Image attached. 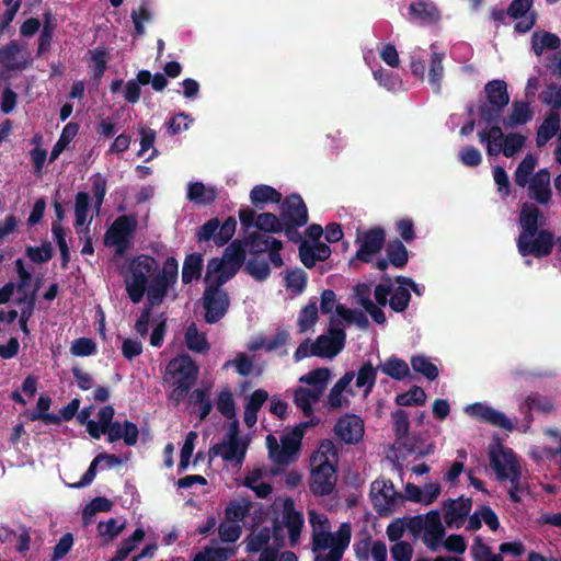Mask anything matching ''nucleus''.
<instances>
[{"instance_id": "64", "label": "nucleus", "mask_w": 561, "mask_h": 561, "mask_svg": "<svg viewBox=\"0 0 561 561\" xmlns=\"http://www.w3.org/2000/svg\"><path fill=\"white\" fill-rule=\"evenodd\" d=\"M233 548L205 547L198 553L204 556L205 561H226L234 554Z\"/></svg>"}, {"instance_id": "32", "label": "nucleus", "mask_w": 561, "mask_h": 561, "mask_svg": "<svg viewBox=\"0 0 561 561\" xmlns=\"http://www.w3.org/2000/svg\"><path fill=\"white\" fill-rule=\"evenodd\" d=\"M330 376L331 371L329 368L320 367L301 376L299 381L312 386L311 389L322 396L329 382Z\"/></svg>"}, {"instance_id": "41", "label": "nucleus", "mask_w": 561, "mask_h": 561, "mask_svg": "<svg viewBox=\"0 0 561 561\" xmlns=\"http://www.w3.org/2000/svg\"><path fill=\"white\" fill-rule=\"evenodd\" d=\"M319 319L316 301H309L299 312L297 327L298 333H305L312 329Z\"/></svg>"}, {"instance_id": "39", "label": "nucleus", "mask_w": 561, "mask_h": 561, "mask_svg": "<svg viewBox=\"0 0 561 561\" xmlns=\"http://www.w3.org/2000/svg\"><path fill=\"white\" fill-rule=\"evenodd\" d=\"M381 371L394 380H403L410 375L407 362L396 356L388 358L380 367Z\"/></svg>"}, {"instance_id": "21", "label": "nucleus", "mask_w": 561, "mask_h": 561, "mask_svg": "<svg viewBox=\"0 0 561 561\" xmlns=\"http://www.w3.org/2000/svg\"><path fill=\"white\" fill-rule=\"evenodd\" d=\"M528 196L541 205H547L551 199L550 173L547 169H540L528 182Z\"/></svg>"}, {"instance_id": "29", "label": "nucleus", "mask_w": 561, "mask_h": 561, "mask_svg": "<svg viewBox=\"0 0 561 561\" xmlns=\"http://www.w3.org/2000/svg\"><path fill=\"white\" fill-rule=\"evenodd\" d=\"M560 126V115L558 112L550 111L539 126L536 137L538 147L545 146L558 131Z\"/></svg>"}, {"instance_id": "7", "label": "nucleus", "mask_w": 561, "mask_h": 561, "mask_svg": "<svg viewBox=\"0 0 561 561\" xmlns=\"http://www.w3.org/2000/svg\"><path fill=\"white\" fill-rule=\"evenodd\" d=\"M346 333L343 328L330 327L328 334H321L310 346L312 356L333 358L344 348Z\"/></svg>"}, {"instance_id": "51", "label": "nucleus", "mask_w": 561, "mask_h": 561, "mask_svg": "<svg viewBox=\"0 0 561 561\" xmlns=\"http://www.w3.org/2000/svg\"><path fill=\"white\" fill-rule=\"evenodd\" d=\"M255 227L263 232L278 233L283 231V220L273 213H262L256 217Z\"/></svg>"}, {"instance_id": "53", "label": "nucleus", "mask_w": 561, "mask_h": 561, "mask_svg": "<svg viewBox=\"0 0 561 561\" xmlns=\"http://www.w3.org/2000/svg\"><path fill=\"white\" fill-rule=\"evenodd\" d=\"M391 297L389 299V306L394 312H403L411 300V294L407 287L398 286L396 289L392 288Z\"/></svg>"}, {"instance_id": "56", "label": "nucleus", "mask_w": 561, "mask_h": 561, "mask_svg": "<svg viewBox=\"0 0 561 561\" xmlns=\"http://www.w3.org/2000/svg\"><path fill=\"white\" fill-rule=\"evenodd\" d=\"M307 273L301 268H296L287 273L285 277L286 287L294 294H301L307 287Z\"/></svg>"}, {"instance_id": "17", "label": "nucleus", "mask_w": 561, "mask_h": 561, "mask_svg": "<svg viewBox=\"0 0 561 561\" xmlns=\"http://www.w3.org/2000/svg\"><path fill=\"white\" fill-rule=\"evenodd\" d=\"M472 501L469 497L460 496L458 500H447L443 504L444 518L448 527H459L465 518L469 515Z\"/></svg>"}, {"instance_id": "37", "label": "nucleus", "mask_w": 561, "mask_h": 561, "mask_svg": "<svg viewBox=\"0 0 561 561\" xmlns=\"http://www.w3.org/2000/svg\"><path fill=\"white\" fill-rule=\"evenodd\" d=\"M377 379V368L374 367L370 360L362 364L356 376V387L365 388V394L371 392Z\"/></svg>"}, {"instance_id": "3", "label": "nucleus", "mask_w": 561, "mask_h": 561, "mask_svg": "<svg viewBox=\"0 0 561 561\" xmlns=\"http://www.w3.org/2000/svg\"><path fill=\"white\" fill-rule=\"evenodd\" d=\"M490 467L495 471L499 480L510 481L511 488L508 494L511 501L514 503L520 502L518 493L522 491V470L515 453L511 448H504L500 445L497 451H490Z\"/></svg>"}, {"instance_id": "61", "label": "nucleus", "mask_w": 561, "mask_h": 561, "mask_svg": "<svg viewBox=\"0 0 561 561\" xmlns=\"http://www.w3.org/2000/svg\"><path fill=\"white\" fill-rule=\"evenodd\" d=\"M92 181V193L94 195V207L96 214L100 213L101 206L104 202V197L106 194V179L101 173H95L91 178Z\"/></svg>"}, {"instance_id": "19", "label": "nucleus", "mask_w": 561, "mask_h": 561, "mask_svg": "<svg viewBox=\"0 0 561 561\" xmlns=\"http://www.w3.org/2000/svg\"><path fill=\"white\" fill-rule=\"evenodd\" d=\"M105 435L107 436L108 443L124 439L127 446H135L138 440L139 431L137 425L131 421L126 420L123 424L114 421L105 428Z\"/></svg>"}, {"instance_id": "50", "label": "nucleus", "mask_w": 561, "mask_h": 561, "mask_svg": "<svg viewBox=\"0 0 561 561\" xmlns=\"http://www.w3.org/2000/svg\"><path fill=\"white\" fill-rule=\"evenodd\" d=\"M25 254L33 263L43 264L53 259L54 248L49 241L45 240L41 247H26Z\"/></svg>"}, {"instance_id": "28", "label": "nucleus", "mask_w": 561, "mask_h": 561, "mask_svg": "<svg viewBox=\"0 0 561 561\" xmlns=\"http://www.w3.org/2000/svg\"><path fill=\"white\" fill-rule=\"evenodd\" d=\"M250 199L255 207L262 208L267 203L279 204L282 194L270 185L260 184L251 190Z\"/></svg>"}, {"instance_id": "1", "label": "nucleus", "mask_w": 561, "mask_h": 561, "mask_svg": "<svg viewBox=\"0 0 561 561\" xmlns=\"http://www.w3.org/2000/svg\"><path fill=\"white\" fill-rule=\"evenodd\" d=\"M178 276L179 262L174 256H168L160 268L154 257L140 254L128 263V274L124 276L126 293L134 304H139L147 294V302L159 306Z\"/></svg>"}, {"instance_id": "63", "label": "nucleus", "mask_w": 561, "mask_h": 561, "mask_svg": "<svg viewBox=\"0 0 561 561\" xmlns=\"http://www.w3.org/2000/svg\"><path fill=\"white\" fill-rule=\"evenodd\" d=\"M541 101L545 104L551 105L554 112L561 110V87L556 83H550L545 91L540 94Z\"/></svg>"}, {"instance_id": "42", "label": "nucleus", "mask_w": 561, "mask_h": 561, "mask_svg": "<svg viewBox=\"0 0 561 561\" xmlns=\"http://www.w3.org/2000/svg\"><path fill=\"white\" fill-rule=\"evenodd\" d=\"M537 165V159L534 154L528 153L519 162L514 173V181L519 187H525L528 184L530 175Z\"/></svg>"}, {"instance_id": "35", "label": "nucleus", "mask_w": 561, "mask_h": 561, "mask_svg": "<svg viewBox=\"0 0 561 561\" xmlns=\"http://www.w3.org/2000/svg\"><path fill=\"white\" fill-rule=\"evenodd\" d=\"M560 44V38L550 32H535L531 36L533 50L537 56H540L546 49L554 50L559 48Z\"/></svg>"}, {"instance_id": "36", "label": "nucleus", "mask_w": 561, "mask_h": 561, "mask_svg": "<svg viewBox=\"0 0 561 561\" xmlns=\"http://www.w3.org/2000/svg\"><path fill=\"white\" fill-rule=\"evenodd\" d=\"M444 57H445L444 53L433 51L431 54L428 82L432 85L435 93H439L440 88H442V80H443V76H444V66H443Z\"/></svg>"}, {"instance_id": "60", "label": "nucleus", "mask_w": 561, "mask_h": 561, "mask_svg": "<svg viewBox=\"0 0 561 561\" xmlns=\"http://www.w3.org/2000/svg\"><path fill=\"white\" fill-rule=\"evenodd\" d=\"M106 56L107 51L103 48L96 49L92 55V60L94 61L92 81L96 87L101 83V79L107 68Z\"/></svg>"}, {"instance_id": "4", "label": "nucleus", "mask_w": 561, "mask_h": 561, "mask_svg": "<svg viewBox=\"0 0 561 561\" xmlns=\"http://www.w3.org/2000/svg\"><path fill=\"white\" fill-rule=\"evenodd\" d=\"M486 100L478 105V113L486 124L499 123L503 110L510 103L507 84L504 80L494 79L484 85Z\"/></svg>"}, {"instance_id": "38", "label": "nucleus", "mask_w": 561, "mask_h": 561, "mask_svg": "<svg viewBox=\"0 0 561 561\" xmlns=\"http://www.w3.org/2000/svg\"><path fill=\"white\" fill-rule=\"evenodd\" d=\"M244 271L257 282L266 280L271 275L268 261L259 255L252 256L247 261Z\"/></svg>"}, {"instance_id": "6", "label": "nucleus", "mask_w": 561, "mask_h": 561, "mask_svg": "<svg viewBox=\"0 0 561 561\" xmlns=\"http://www.w3.org/2000/svg\"><path fill=\"white\" fill-rule=\"evenodd\" d=\"M137 229V220L133 216L123 215L115 219L106 230L104 244L116 247V254L123 255L130 247V239Z\"/></svg>"}, {"instance_id": "22", "label": "nucleus", "mask_w": 561, "mask_h": 561, "mask_svg": "<svg viewBox=\"0 0 561 561\" xmlns=\"http://www.w3.org/2000/svg\"><path fill=\"white\" fill-rule=\"evenodd\" d=\"M352 537L350 523H343L337 529V538L334 547L324 554H318L314 561H341L345 549L348 547Z\"/></svg>"}, {"instance_id": "14", "label": "nucleus", "mask_w": 561, "mask_h": 561, "mask_svg": "<svg viewBox=\"0 0 561 561\" xmlns=\"http://www.w3.org/2000/svg\"><path fill=\"white\" fill-rule=\"evenodd\" d=\"M333 431L341 442L355 445L363 439L364 422L358 415L345 414L336 421Z\"/></svg>"}, {"instance_id": "55", "label": "nucleus", "mask_w": 561, "mask_h": 561, "mask_svg": "<svg viewBox=\"0 0 561 561\" xmlns=\"http://www.w3.org/2000/svg\"><path fill=\"white\" fill-rule=\"evenodd\" d=\"M410 14L422 22H432L436 16V8L427 2H413L409 7Z\"/></svg>"}, {"instance_id": "26", "label": "nucleus", "mask_w": 561, "mask_h": 561, "mask_svg": "<svg viewBox=\"0 0 561 561\" xmlns=\"http://www.w3.org/2000/svg\"><path fill=\"white\" fill-rule=\"evenodd\" d=\"M22 51V46L12 41L0 48V64L9 71L25 69L27 61H15L16 56Z\"/></svg>"}, {"instance_id": "62", "label": "nucleus", "mask_w": 561, "mask_h": 561, "mask_svg": "<svg viewBox=\"0 0 561 561\" xmlns=\"http://www.w3.org/2000/svg\"><path fill=\"white\" fill-rule=\"evenodd\" d=\"M237 228V220L233 217H228L220 227L218 228V232L216 234V245L222 247L227 244L231 238L233 237Z\"/></svg>"}, {"instance_id": "12", "label": "nucleus", "mask_w": 561, "mask_h": 561, "mask_svg": "<svg viewBox=\"0 0 561 561\" xmlns=\"http://www.w3.org/2000/svg\"><path fill=\"white\" fill-rule=\"evenodd\" d=\"M198 371L196 362L185 353L172 358L165 368L167 375H171L174 381L188 382L191 386L196 383Z\"/></svg>"}, {"instance_id": "48", "label": "nucleus", "mask_w": 561, "mask_h": 561, "mask_svg": "<svg viewBox=\"0 0 561 561\" xmlns=\"http://www.w3.org/2000/svg\"><path fill=\"white\" fill-rule=\"evenodd\" d=\"M411 366L415 373L423 375L426 379L433 381L438 377V368L425 355H415L411 357Z\"/></svg>"}, {"instance_id": "59", "label": "nucleus", "mask_w": 561, "mask_h": 561, "mask_svg": "<svg viewBox=\"0 0 561 561\" xmlns=\"http://www.w3.org/2000/svg\"><path fill=\"white\" fill-rule=\"evenodd\" d=\"M190 402L198 405L201 420L206 419L213 409V404L204 389H195L190 396Z\"/></svg>"}, {"instance_id": "47", "label": "nucleus", "mask_w": 561, "mask_h": 561, "mask_svg": "<svg viewBox=\"0 0 561 561\" xmlns=\"http://www.w3.org/2000/svg\"><path fill=\"white\" fill-rule=\"evenodd\" d=\"M396 403L401 407H419L426 401L425 391L419 386H412L407 392L397 394Z\"/></svg>"}, {"instance_id": "45", "label": "nucleus", "mask_w": 561, "mask_h": 561, "mask_svg": "<svg viewBox=\"0 0 561 561\" xmlns=\"http://www.w3.org/2000/svg\"><path fill=\"white\" fill-rule=\"evenodd\" d=\"M271 540V529L268 527H262L257 533L252 531L245 538V551L248 553L260 552L265 547H268Z\"/></svg>"}, {"instance_id": "44", "label": "nucleus", "mask_w": 561, "mask_h": 561, "mask_svg": "<svg viewBox=\"0 0 561 561\" xmlns=\"http://www.w3.org/2000/svg\"><path fill=\"white\" fill-rule=\"evenodd\" d=\"M79 129V126L76 123H68L59 136L58 140L53 147V150L49 156V162H54L59 154L67 148L70 141L75 138Z\"/></svg>"}, {"instance_id": "46", "label": "nucleus", "mask_w": 561, "mask_h": 561, "mask_svg": "<svg viewBox=\"0 0 561 561\" xmlns=\"http://www.w3.org/2000/svg\"><path fill=\"white\" fill-rule=\"evenodd\" d=\"M277 240L276 238L266 236L261 232H251L244 239V243L249 245V251L251 254L257 255L271 249L272 241Z\"/></svg>"}, {"instance_id": "49", "label": "nucleus", "mask_w": 561, "mask_h": 561, "mask_svg": "<svg viewBox=\"0 0 561 561\" xmlns=\"http://www.w3.org/2000/svg\"><path fill=\"white\" fill-rule=\"evenodd\" d=\"M113 507L112 501L106 497L98 496L88 503L82 511V519L87 525L100 512H110Z\"/></svg>"}, {"instance_id": "40", "label": "nucleus", "mask_w": 561, "mask_h": 561, "mask_svg": "<svg viewBox=\"0 0 561 561\" xmlns=\"http://www.w3.org/2000/svg\"><path fill=\"white\" fill-rule=\"evenodd\" d=\"M354 377H355L354 371H347L331 388L329 398H328V403H329L330 408L337 409V408L342 407V402H343L342 393H343V391L346 390V388L352 382Z\"/></svg>"}, {"instance_id": "27", "label": "nucleus", "mask_w": 561, "mask_h": 561, "mask_svg": "<svg viewBox=\"0 0 561 561\" xmlns=\"http://www.w3.org/2000/svg\"><path fill=\"white\" fill-rule=\"evenodd\" d=\"M185 344L192 352L206 354L210 350V344L204 332H199L196 323L192 322L185 330Z\"/></svg>"}, {"instance_id": "43", "label": "nucleus", "mask_w": 561, "mask_h": 561, "mask_svg": "<svg viewBox=\"0 0 561 561\" xmlns=\"http://www.w3.org/2000/svg\"><path fill=\"white\" fill-rule=\"evenodd\" d=\"M224 261L228 262L236 268L238 272L242 267L245 262V249L241 241L234 240L232 241L224 251L222 257Z\"/></svg>"}, {"instance_id": "20", "label": "nucleus", "mask_w": 561, "mask_h": 561, "mask_svg": "<svg viewBox=\"0 0 561 561\" xmlns=\"http://www.w3.org/2000/svg\"><path fill=\"white\" fill-rule=\"evenodd\" d=\"M301 440V430L293 428L289 433L284 434L280 437V453L277 457V465L288 466L293 462L300 450Z\"/></svg>"}, {"instance_id": "2", "label": "nucleus", "mask_w": 561, "mask_h": 561, "mask_svg": "<svg viewBox=\"0 0 561 561\" xmlns=\"http://www.w3.org/2000/svg\"><path fill=\"white\" fill-rule=\"evenodd\" d=\"M546 224L543 213L533 203H524L519 213L522 232L517 239V249L522 256H548L554 247V234L539 229Z\"/></svg>"}, {"instance_id": "25", "label": "nucleus", "mask_w": 561, "mask_h": 561, "mask_svg": "<svg viewBox=\"0 0 561 561\" xmlns=\"http://www.w3.org/2000/svg\"><path fill=\"white\" fill-rule=\"evenodd\" d=\"M533 118V111L529 103L525 101H514L512 104L511 114L502 121L506 128H512L518 125H524Z\"/></svg>"}, {"instance_id": "10", "label": "nucleus", "mask_w": 561, "mask_h": 561, "mask_svg": "<svg viewBox=\"0 0 561 561\" xmlns=\"http://www.w3.org/2000/svg\"><path fill=\"white\" fill-rule=\"evenodd\" d=\"M356 242H360L355 257L364 263H370L374 255L378 254L386 242V231L382 227L376 226L364 231L357 237Z\"/></svg>"}, {"instance_id": "33", "label": "nucleus", "mask_w": 561, "mask_h": 561, "mask_svg": "<svg viewBox=\"0 0 561 561\" xmlns=\"http://www.w3.org/2000/svg\"><path fill=\"white\" fill-rule=\"evenodd\" d=\"M145 535L146 534L144 528H136L130 537L121 541L114 557L110 561H124L129 556V553L134 551L144 540Z\"/></svg>"}, {"instance_id": "8", "label": "nucleus", "mask_w": 561, "mask_h": 561, "mask_svg": "<svg viewBox=\"0 0 561 561\" xmlns=\"http://www.w3.org/2000/svg\"><path fill=\"white\" fill-rule=\"evenodd\" d=\"M391 419L393 421V432L396 436V440L409 453L416 454L419 456L428 455L432 451V445L428 446L427 449H422L417 444L414 437L409 435V414L405 410L398 409L391 413Z\"/></svg>"}, {"instance_id": "5", "label": "nucleus", "mask_w": 561, "mask_h": 561, "mask_svg": "<svg viewBox=\"0 0 561 561\" xmlns=\"http://www.w3.org/2000/svg\"><path fill=\"white\" fill-rule=\"evenodd\" d=\"M369 495L374 510L379 516L390 515L403 499L396 491L391 480L376 479L370 484Z\"/></svg>"}, {"instance_id": "15", "label": "nucleus", "mask_w": 561, "mask_h": 561, "mask_svg": "<svg viewBox=\"0 0 561 561\" xmlns=\"http://www.w3.org/2000/svg\"><path fill=\"white\" fill-rule=\"evenodd\" d=\"M280 218L284 222L307 225L309 219L308 209L299 194H290L282 202Z\"/></svg>"}, {"instance_id": "52", "label": "nucleus", "mask_w": 561, "mask_h": 561, "mask_svg": "<svg viewBox=\"0 0 561 561\" xmlns=\"http://www.w3.org/2000/svg\"><path fill=\"white\" fill-rule=\"evenodd\" d=\"M526 138L518 133H510L502 141L501 150L506 158L514 157L525 146Z\"/></svg>"}, {"instance_id": "57", "label": "nucleus", "mask_w": 561, "mask_h": 561, "mask_svg": "<svg viewBox=\"0 0 561 561\" xmlns=\"http://www.w3.org/2000/svg\"><path fill=\"white\" fill-rule=\"evenodd\" d=\"M217 410L226 419H233L236 416V404L232 392L229 389H224L219 392L217 400Z\"/></svg>"}, {"instance_id": "11", "label": "nucleus", "mask_w": 561, "mask_h": 561, "mask_svg": "<svg viewBox=\"0 0 561 561\" xmlns=\"http://www.w3.org/2000/svg\"><path fill=\"white\" fill-rule=\"evenodd\" d=\"M202 305L205 310V322L214 324L227 314L230 307V296L228 291H204Z\"/></svg>"}, {"instance_id": "54", "label": "nucleus", "mask_w": 561, "mask_h": 561, "mask_svg": "<svg viewBox=\"0 0 561 561\" xmlns=\"http://www.w3.org/2000/svg\"><path fill=\"white\" fill-rule=\"evenodd\" d=\"M130 18L134 23V37H140L145 34L144 22H149L152 19L151 12L146 3H141L138 10H133Z\"/></svg>"}, {"instance_id": "34", "label": "nucleus", "mask_w": 561, "mask_h": 561, "mask_svg": "<svg viewBox=\"0 0 561 561\" xmlns=\"http://www.w3.org/2000/svg\"><path fill=\"white\" fill-rule=\"evenodd\" d=\"M386 255L390 264L397 268H403L409 261V251L399 239H393L388 243Z\"/></svg>"}, {"instance_id": "9", "label": "nucleus", "mask_w": 561, "mask_h": 561, "mask_svg": "<svg viewBox=\"0 0 561 561\" xmlns=\"http://www.w3.org/2000/svg\"><path fill=\"white\" fill-rule=\"evenodd\" d=\"M335 484L336 469L331 461H321L311 470L309 488L316 496H325L331 494Z\"/></svg>"}, {"instance_id": "16", "label": "nucleus", "mask_w": 561, "mask_h": 561, "mask_svg": "<svg viewBox=\"0 0 561 561\" xmlns=\"http://www.w3.org/2000/svg\"><path fill=\"white\" fill-rule=\"evenodd\" d=\"M247 449L248 445L245 443L241 444L240 440L224 439L210 447L209 456L210 458L221 457L226 462L236 461L237 463H242Z\"/></svg>"}, {"instance_id": "23", "label": "nucleus", "mask_w": 561, "mask_h": 561, "mask_svg": "<svg viewBox=\"0 0 561 561\" xmlns=\"http://www.w3.org/2000/svg\"><path fill=\"white\" fill-rule=\"evenodd\" d=\"M50 405L51 398L47 394H41L37 400L36 410H26L24 415L31 422L39 420L46 425H59L61 423V417L58 416V414L48 412Z\"/></svg>"}, {"instance_id": "18", "label": "nucleus", "mask_w": 561, "mask_h": 561, "mask_svg": "<svg viewBox=\"0 0 561 561\" xmlns=\"http://www.w3.org/2000/svg\"><path fill=\"white\" fill-rule=\"evenodd\" d=\"M304 515L295 510L294 500L287 497L284 501L283 524L288 529L289 541L291 547H294L298 542L304 527Z\"/></svg>"}, {"instance_id": "13", "label": "nucleus", "mask_w": 561, "mask_h": 561, "mask_svg": "<svg viewBox=\"0 0 561 561\" xmlns=\"http://www.w3.org/2000/svg\"><path fill=\"white\" fill-rule=\"evenodd\" d=\"M466 412L477 421L511 432L513 422L501 411L481 402L466 407Z\"/></svg>"}, {"instance_id": "58", "label": "nucleus", "mask_w": 561, "mask_h": 561, "mask_svg": "<svg viewBox=\"0 0 561 561\" xmlns=\"http://www.w3.org/2000/svg\"><path fill=\"white\" fill-rule=\"evenodd\" d=\"M70 353L73 356L84 357L96 353V343L90 337H79L72 341Z\"/></svg>"}, {"instance_id": "31", "label": "nucleus", "mask_w": 561, "mask_h": 561, "mask_svg": "<svg viewBox=\"0 0 561 561\" xmlns=\"http://www.w3.org/2000/svg\"><path fill=\"white\" fill-rule=\"evenodd\" d=\"M321 394L317 393L310 388L299 387L294 393V402L300 409L306 417L312 415V404L318 402Z\"/></svg>"}, {"instance_id": "24", "label": "nucleus", "mask_w": 561, "mask_h": 561, "mask_svg": "<svg viewBox=\"0 0 561 561\" xmlns=\"http://www.w3.org/2000/svg\"><path fill=\"white\" fill-rule=\"evenodd\" d=\"M203 266L204 260L201 253L187 254L182 266V283L188 285L194 280H198L202 276Z\"/></svg>"}, {"instance_id": "30", "label": "nucleus", "mask_w": 561, "mask_h": 561, "mask_svg": "<svg viewBox=\"0 0 561 561\" xmlns=\"http://www.w3.org/2000/svg\"><path fill=\"white\" fill-rule=\"evenodd\" d=\"M217 198V192L214 187L206 188L202 182L190 183L187 188V199L198 205H209Z\"/></svg>"}]
</instances>
